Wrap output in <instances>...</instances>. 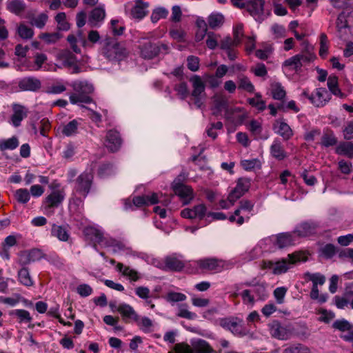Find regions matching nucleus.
Instances as JSON below:
<instances>
[{
	"label": "nucleus",
	"instance_id": "obj_1",
	"mask_svg": "<svg viewBox=\"0 0 353 353\" xmlns=\"http://www.w3.org/2000/svg\"><path fill=\"white\" fill-rule=\"evenodd\" d=\"M70 86L74 91L70 95V101L72 104L79 103H91L93 100L90 94L94 92V87L92 83L87 81H74L70 83Z\"/></svg>",
	"mask_w": 353,
	"mask_h": 353
},
{
	"label": "nucleus",
	"instance_id": "obj_2",
	"mask_svg": "<svg viewBox=\"0 0 353 353\" xmlns=\"http://www.w3.org/2000/svg\"><path fill=\"white\" fill-rule=\"evenodd\" d=\"M103 54L109 60L121 59L125 55V50L114 39L106 37L103 40Z\"/></svg>",
	"mask_w": 353,
	"mask_h": 353
},
{
	"label": "nucleus",
	"instance_id": "obj_3",
	"mask_svg": "<svg viewBox=\"0 0 353 353\" xmlns=\"http://www.w3.org/2000/svg\"><path fill=\"white\" fill-rule=\"evenodd\" d=\"M140 56L145 59H152L161 52L167 53L168 46L163 43H153L150 41H144L139 45Z\"/></svg>",
	"mask_w": 353,
	"mask_h": 353
},
{
	"label": "nucleus",
	"instance_id": "obj_4",
	"mask_svg": "<svg viewBox=\"0 0 353 353\" xmlns=\"http://www.w3.org/2000/svg\"><path fill=\"white\" fill-rule=\"evenodd\" d=\"M288 259H282L275 262L272 272L274 274H281L286 272L292 265L299 261H306L307 256L302 252H295L288 254Z\"/></svg>",
	"mask_w": 353,
	"mask_h": 353
},
{
	"label": "nucleus",
	"instance_id": "obj_5",
	"mask_svg": "<svg viewBox=\"0 0 353 353\" xmlns=\"http://www.w3.org/2000/svg\"><path fill=\"white\" fill-rule=\"evenodd\" d=\"M94 176L91 172L81 173L75 181L74 191L84 199L89 194L93 183Z\"/></svg>",
	"mask_w": 353,
	"mask_h": 353
},
{
	"label": "nucleus",
	"instance_id": "obj_6",
	"mask_svg": "<svg viewBox=\"0 0 353 353\" xmlns=\"http://www.w3.org/2000/svg\"><path fill=\"white\" fill-rule=\"evenodd\" d=\"M251 185V180L246 177L239 178L236 187L230 192L228 200L234 204L239 199L248 192Z\"/></svg>",
	"mask_w": 353,
	"mask_h": 353
},
{
	"label": "nucleus",
	"instance_id": "obj_7",
	"mask_svg": "<svg viewBox=\"0 0 353 353\" xmlns=\"http://www.w3.org/2000/svg\"><path fill=\"white\" fill-rule=\"evenodd\" d=\"M183 178V175H179L173 182L172 189L176 195L184 200V204H188L193 199V190L181 182Z\"/></svg>",
	"mask_w": 353,
	"mask_h": 353
},
{
	"label": "nucleus",
	"instance_id": "obj_8",
	"mask_svg": "<svg viewBox=\"0 0 353 353\" xmlns=\"http://www.w3.org/2000/svg\"><path fill=\"white\" fill-rule=\"evenodd\" d=\"M241 323V320L234 316L221 318L219 319V325L221 327L237 336H243L245 334Z\"/></svg>",
	"mask_w": 353,
	"mask_h": 353
},
{
	"label": "nucleus",
	"instance_id": "obj_9",
	"mask_svg": "<svg viewBox=\"0 0 353 353\" xmlns=\"http://www.w3.org/2000/svg\"><path fill=\"white\" fill-rule=\"evenodd\" d=\"M122 143L123 139L117 130L112 129L106 132L104 145L109 152H117L121 148Z\"/></svg>",
	"mask_w": 353,
	"mask_h": 353
},
{
	"label": "nucleus",
	"instance_id": "obj_10",
	"mask_svg": "<svg viewBox=\"0 0 353 353\" xmlns=\"http://www.w3.org/2000/svg\"><path fill=\"white\" fill-rule=\"evenodd\" d=\"M196 263L200 269L208 272H220L224 267L223 261L214 258L200 259Z\"/></svg>",
	"mask_w": 353,
	"mask_h": 353
},
{
	"label": "nucleus",
	"instance_id": "obj_11",
	"mask_svg": "<svg viewBox=\"0 0 353 353\" xmlns=\"http://www.w3.org/2000/svg\"><path fill=\"white\" fill-rule=\"evenodd\" d=\"M310 63L303 57L302 55L296 54L289 59L285 60L283 63V67L288 68L290 71H294L296 73H299L302 70V67Z\"/></svg>",
	"mask_w": 353,
	"mask_h": 353
},
{
	"label": "nucleus",
	"instance_id": "obj_12",
	"mask_svg": "<svg viewBox=\"0 0 353 353\" xmlns=\"http://www.w3.org/2000/svg\"><path fill=\"white\" fill-rule=\"evenodd\" d=\"M64 198L65 193L63 190H53L43 201L44 208L48 210L58 208L62 203Z\"/></svg>",
	"mask_w": 353,
	"mask_h": 353
},
{
	"label": "nucleus",
	"instance_id": "obj_13",
	"mask_svg": "<svg viewBox=\"0 0 353 353\" xmlns=\"http://www.w3.org/2000/svg\"><path fill=\"white\" fill-rule=\"evenodd\" d=\"M265 0H248L245 8L256 19L262 20Z\"/></svg>",
	"mask_w": 353,
	"mask_h": 353
},
{
	"label": "nucleus",
	"instance_id": "obj_14",
	"mask_svg": "<svg viewBox=\"0 0 353 353\" xmlns=\"http://www.w3.org/2000/svg\"><path fill=\"white\" fill-rule=\"evenodd\" d=\"M207 212V208L204 204L194 205L192 208H185L181 211V216L185 219H203Z\"/></svg>",
	"mask_w": 353,
	"mask_h": 353
},
{
	"label": "nucleus",
	"instance_id": "obj_15",
	"mask_svg": "<svg viewBox=\"0 0 353 353\" xmlns=\"http://www.w3.org/2000/svg\"><path fill=\"white\" fill-rule=\"evenodd\" d=\"M164 270L181 272L185 267V262L176 254L167 256L164 259Z\"/></svg>",
	"mask_w": 353,
	"mask_h": 353
},
{
	"label": "nucleus",
	"instance_id": "obj_16",
	"mask_svg": "<svg viewBox=\"0 0 353 353\" xmlns=\"http://www.w3.org/2000/svg\"><path fill=\"white\" fill-rule=\"evenodd\" d=\"M317 225L312 221H304L296 226L293 233L299 237H306L316 233Z\"/></svg>",
	"mask_w": 353,
	"mask_h": 353
},
{
	"label": "nucleus",
	"instance_id": "obj_17",
	"mask_svg": "<svg viewBox=\"0 0 353 353\" xmlns=\"http://www.w3.org/2000/svg\"><path fill=\"white\" fill-rule=\"evenodd\" d=\"M294 234L293 232H283L275 236L274 245L279 249H283L294 245Z\"/></svg>",
	"mask_w": 353,
	"mask_h": 353
},
{
	"label": "nucleus",
	"instance_id": "obj_18",
	"mask_svg": "<svg viewBox=\"0 0 353 353\" xmlns=\"http://www.w3.org/2000/svg\"><path fill=\"white\" fill-rule=\"evenodd\" d=\"M18 85L21 90L37 92L41 88V82L36 77H28L21 79Z\"/></svg>",
	"mask_w": 353,
	"mask_h": 353
},
{
	"label": "nucleus",
	"instance_id": "obj_19",
	"mask_svg": "<svg viewBox=\"0 0 353 353\" xmlns=\"http://www.w3.org/2000/svg\"><path fill=\"white\" fill-rule=\"evenodd\" d=\"M275 132L280 135L283 140L288 141L293 135V131L290 125L283 121L276 120L273 125Z\"/></svg>",
	"mask_w": 353,
	"mask_h": 353
},
{
	"label": "nucleus",
	"instance_id": "obj_20",
	"mask_svg": "<svg viewBox=\"0 0 353 353\" xmlns=\"http://www.w3.org/2000/svg\"><path fill=\"white\" fill-rule=\"evenodd\" d=\"M270 332L274 338L280 340H286L288 339L290 333L288 329L281 325L279 321H273L269 324Z\"/></svg>",
	"mask_w": 353,
	"mask_h": 353
},
{
	"label": "nucleus",
	"instance_id": "obj_21",
	"mask_svg": "<svg viewBox=\"0 0 353 353\" xmlns=\"http://www.w3.org/2000/svg\"><path fill=\"white\" fill-rule=\"evenodd\" d=\"M332 327L341 332L347 331L348 333L341 336V338L345 341H353L352 325L347 320H337L333 323Z\"/></svg>",
	"mask_w": 353,
	"mask_h": 353
},
{
	"label": "nucleus",
	"instance_id": "obj_22",
	"mask_svg": "<svg viewBox=\"0 0 353 353\" xmlns=\"http://www.w3.org/2000/svg\"><path fill=\"white\" fill-rule=\"evenodd\" d=\"M117 310L120 313L125 322L128 323L129 319L134 321L136 323L139 322V316L134 311L133 307L128 304H120Z\"/></svg>",
	"mask_w": 353,
	"mask_h": 353
},
{
	"label": "nucleus",
	"instance_id": "obj_23",
	"mask_svg": "<svg viewBox=\"0 0 353 353\" xmlns=\"http://www.w3.org/2000/svg\"><path fill=\"white\" fill-rule=\"evenodd\" d=\"M254 208V203L249 200H241L239 203V208L234 211L235 215L238 216L236 223L239 225L243 224L245 219L248 220L249 216L241 215V211L250 212Z\"/></svg>",
	"mask_w": 353,
	"mask_h": 353
},
{
	"label": "nucleus",
	"instance_id": "obj_24",
	"mask_svg": "<svg viewBox=\"0 0 353 353\" xmlns=\"http://www.w3.org/2000/svg\"><path fill=\"white\" fill-rule=\"evenodd\" d=\"M270 154L278 161H283L288 157L283 145L279 139H275L270 148Z\"/></svg>",
	"mask_w": 353,
	"mask_h": 353
},
{
	"label": "nucleus",
	"instance_id": "obj_25",
	"mask_svg": "<svg viewBox=\"0 0 353 353\" xmlns=\"http://www.w3.org/2000/svg\"><path fill=\"white\" fill-rule=\"evenodd\" d=\"M148 6L149 3L148 2H144L143 0H136L135 5L131 10V15L134 19H143L148 14L146 9Z\"/></svg>",
	"mask_w": 353,
	"mask_h": 353
},
{
	"label": "nucleus",
	"instance_id": "obj_26",
	"mask_svg": "<svg viewBox=\"0 0 353 353\" xmlns=\"http://www.w3.org/2000/svg\"><path fill=\"white\" fill-rule=\"evenodd\" d=\"M12 110L11 121L14 126L18 127L21 125V121L27 117V112L25 107L19 104H14Z\"/></svg>",
	"mask_w": 353,
	"mask_h": 353
},
{
	"label": "nucleus",
	"instance_id": "obj_27",
	"mask_svg": "<svg viewBox=\"0 0 353 353\" xmlns=\"http://www.w3.org/2000/svg\"><path fill=\"white\" fill-rule=\"evenodd\" d=\"M51 236L57 238L61 241H68L70 233L66 226L52 223L51 225Z\"/></svg>",
	"mask_w": 353,
	"mask_h": 353
},
{
	"label": "nucleus",
	"instance_id": "obj_28",
	"mask_svg": "<svg viewBox=\"0 0 353 353\" xmlns=\"http://www.w3.org/2000/svg\"><path fill=\"white\" fill-rule=\"evenodd\" d=\"M301 46L302 47L301 50L299 54L302 55L305 60L310 63L314 61L316 56L314 53V48L311 45L307 40H303Z\"/></svg>",
	"mask_w": 353,
	"mask_h": 353
},
{
	"label": "nucleus",
	"instance_id": "obj_29",
	"mask_svg": "<svg viewBox=\"0 0 353 353\" xmlns=\"http://www.w3.org/2000/svg\"><path fill=\"white\" fill-rule=\"evenodd\" d=\"M57 56L63 65L66 68H71L77 62L76 56L68 49L60 51Z\"/></svg>",
	"mask_w": 353,
	"mask_h": 353
},
{
	"label": "nucleus",
	"instance_id": "obj_30",
	"mask_svg": "<svg viewBox=\"0 0 353 353\" xmlns=\"http://www.w3.org/2000/svg\"><path fill=\"white\" fill-rule=\"evenodd\" d=\"M330 94L325 88H319L316 89L313 104L316 107H322L326 103V102L330 101Z\"/></svg>",
	"mask_w": 353,
	"mask_h": 353
},
{
	"label": "nucleus",
	"instance_id": "obj_31",
	"mask_svg": "<svg viewBox=\"0 0 353 353\" xmlns=\"http://www.w3.org/2000/svg\"><path fill=\"white\" fill-rule=\"evenodd\" d=\"M46 255L43 251L38 248H33L30 250L26 255V259L23 261H20L21 265H26L31 262H35L40 261L41 259L46 258Z\"/></svg>",
	"mask_w": 353,
	"mask_h": 353
},
{
	"label": "nucleus",
	"instance_id": "obj_32",
	"mask_svg": "<svg viewBox=\"0 0 353 353\" xmlns=\"http://www.w3.org/2000/svg\"><path fill=\"white\" fill-rule=\"evenodd\" d=\"M6 8L10 12L21 15L26 10V3L22 0H8Z\"/></svg>",
	"mask_w": 353,
	"mask_h": 353
},
{
	"label": "nucleus",
	"instance_id": "obj_33",
	"mask_svg": "<svg viewBox=\"0 0 353 353\" xmlns=\"http://www.w3.org/2000/svg\"><path fill=\"white\" fill-rule=\"evenodd\" d=\"M105 17V10L101 7L94 8L89 16L88 23L92 26H96L98 22L102 21Z\"/></svg>",
	"mask_w": 353,
	"mask_h": 353
},
{
	"label": "nucleus",
	"instance_id": "obj_34",
	"mask_svg": "<svg viewBox=\"0 0 353 353\" xmlns=\"http://www.w3.org/2000/svg\"><path fill=\"white\" fill-rule=\"evenodd\" d=\"M338 77L336 75H330L327 79V87L330 91L336 97L341 99L345 97L339 87Z\"/></svg>",
	"mask_w": 353,
	"mask_h": 353
},
{
	"label": "nucleus",
	"instance_id": "obj_35",
	"mask_svg": "<svg viewBox=\"0 0 353 353\" xmlns=\"http://www.w3.org/2000/svg\"><path fill=\"white\" fill-rule=\"evenodd\" d=\"M239 108H228L225 111V118L234 123L235 125H241L245 119V115L244 114H239L238 116H234L235 112H238Z\"/></svg>",
	"mask_w": 353,
	"mask_h": 353
},
{
	"label": "nucleus",
	"instance_id": "obj_36",
	"mask_svg": "<svg viewBox=\"0 0 353 353\" xmlns=\"http://www.w3.org/2000/svg\"><path fill=\"white\" fill-rule=\"evenodd\" d=\"M18 281L23 285L30 287L34 285V281L30 276L28 268L23 267L18 271Z\"/></svg>",
	"mask_w": 353,
	"mask_h": 353
},
{
	"label": "nucleus",
	"instance_id": "obj_37",
	"mask_svg": "<svg viewBox=\"0 0 353 353\" xmlns=\"http://www.w3.org/2000/svg\"><path fill=\"white\" fill-rule=\"evenodd\" d=\"M338 142L337 138L335 137L332 130L327 129L323 132L321 137V145L325 148L334 146Z\"/></svg>",
	"mask_w": 353,
	"mask_h": 353
},
{
	"label": "nucleus",
	"instance_id": "obj_38",
	"mask_svg": "<svg viewBox=\"0 0 353 353\" xmlns=\"http://www.w3.org/2000/svg\"><path fill=\"white\" fill-rule=\"evenodd\" d=\"M335 152L340 155H345L348 158L353 157V143L341 142L336 148Z\"/></svg>",
	"mask_w": 353,
	"mask_h": 353
},
{
	"label": "nucleus",
	"instance_id": "obj_39",
	"mask_svg": "<svg viewBox=\"0 0 353 353\" xmlns=\"http://www.w3.org/2000/svg\"><path fill=\"white\" fill-rule=\"evenodd\" d=\"M210 29L216 30L221 27L224 23V17L220 13H212L207 19Z\"/></svg>",
	"mask_w": 353,
	"mask_h": 353
},
{
	"label": "nucleus",
	"instance_id": "obj_40",
	"mask_svg": "<svg viewBox=\"0 0 353 353\" xmlns=\"http://www.w3.org/2000/svg\"><path fill=\"white\" fill-rule=\"evenodd\" d=\"M192 83L193 90L192 92V97H199L205 90V85L201 78L198 75H194L190 79Z\"/></svg>",
	"mask_w": 353,
	"mask_h": 353
},
{
	"label": "nucleus",
	"instance_id": "obj_41",
	"mask_svg": "<svg viewBox=\"0 0 353 353\" xmlns=\"http://www.w3.org/2000/svg\"><path fill=\"white\" fill-rule=\"evenodd\" d=\"M117 269L119 272H122L123 275L129 277L131 281H137L140 279L139 273L136 270L128 266H124L121 263L117 264Z\"/></svg>",
	"mask_w": 353,
	"mask_h": 353
},
{
	"label": "nucleus",
	"instance_id": "obj_42",
	"mask_svg": "<svg viewBox=\"0 0 353 353\" xmlns=\"http://www.w3.org/2000/svg\"><path fill=\"white\" fill-rule=\"evenodd\" d=\"M19 145V141L16 136L7 139L0 141V150L1 152L6 150H13L16 149Z\"/></svg>",
	"mask_w": 353,
	"mask_h": 353
},
{
	"label": "nucleus",
	"instance_id": "obj_43",
	"mask_svg": "<svg viewBox=\"0 0 353 353\" xmlns=\"http://www.w3.org/2000/svg\"><path fill=\"white\" fill-rule=\"evenodd\" d=\"M86 236H89L94 243L100 244L103 242L104 237L103 233L98 229L90 227L85 230Z\"/></svg>",
	"mask_w": 353,
	"mask_h": 353
},
{
	"label": "nucleus",
	"instance_id": "obj_44",
	"mask_svg": "<svg viewBox=\"0 0 353 353\" xmlns=\"http://www.w3.org/2000/svg\"><path fill=\"white\" fill-rule=\"evenodd\" d=\"M10 314L15 316L19 323H30L32 319L30 312L23 309L14 310L12 311Z\"/></svg>",
	"mask_w": 353,
	"mask_h": 353
},
{
	"label": "nucleus",
	"instance_id": "obj_45",
	"mask_svg": "<svg viewBox=\"0 0 353 353\" xmlns=\"http://www.w3.org/2000/svg\"><path fill=\"white\" fill-rule=\"evenodd\" d=\"M238 88L252 93L254 91V86L249 78L245 75L238 77Z\"/></svg>",
	"mask_w": 353,
	"mask_h": 353
},
{
	"label": "nucleus",
	"instance_id": "obj_46",
	"mask_svg": "<svg viewBox=\"0 0 353 353\" xmlns=\"http://www.w3.org/2000/svg\"><path fill=\"white\" fill-rule=\"evenodd\" d=\"M79 125V123L78 122V121L74 119L63 127L61 132L65 136L71 137L77 133Z\"/></svg>",
	"mask_w": 353,
	"mask_h": 353
},
{
	"label": "nucleus",
	"instance_id": "obj_47",
	"mask_svg": "<svg viewBox=\"0 0 353 353\" xmlns=\"http://www.w3.org/2000/svg\"><path fill=\"white\" fill-rule=\"evenodd\" d=\"M14 196L18 203L26 204L30 201V194L27 189L20 188L15 191Z\"/></svg>",
	"mask_w": 353,
	"mask_h": 353
},
{
	"label": "nucleus",
	"instance_id": "obj_48",
	"mask_svg": "<svg viewBox=\"0 0 353 353\" xmlns=\"http://www.w3.org/2000/svg\"><path fill=\"white\" fill-rule=\"evenodd\" d=\"M168 10L163 8L159 7L153 10L150 19L151 21L154 23L158 22L161 19H166L168 15Z\"/></svg>",
	"mask_w": 353,
	"mask_h": 353
},
{
	"label": "nucleus",
	"instance_id": "obj_49",
	"mask_svg": "<svg viewBox=\"0 0 353 353\" xmlns=\"http://www.w3.org/2000/svg\"><path fill=\"white\" fill-rule=\"evenodd\" d=\"M271 92L272 98L276 100H283L286 95L285 90L280 83H275L272 85Z\"/></svg>",
	"mask_w": 353,
	"mask_h": 353
},
{
	"label": "nucleus",
	"instance_id": "obj_50",
	"mask_svg": "<svg viewBox=\"0 0 353 353\" xmlns=\"http://www.w3.org/2000/svg\"><path fill=\"white\" fill-rule=\"evenodd\" d=\"M329 49V41L327 35L325 33L320 34V49L319 56L322 59H325L327 55Z\"/></svg>",
	"mask_w": 353,
	"mask_h": 353
},
{
	"label": "nucleus",
	"instance_id": "obj_51",
	"mask_svg": "<svg viewBox=\"0 0 353 353\" xmlns=\"http://www.w3.org/2000/svg\"><path fill=\"white\" fill-rule=\"evenodd\" d=\"M195 353H215L212 347L204 340H199L194 346Z\"/></svg>",
	"mask_w": 353,
	"mask_h": 353
},
{
	"label": "nucleus",
	"instance_id": "obj_52",
	"mask_svg": "<svg viewBox=\"0 0 353 353\" xmlns=\"http://www.w3.org/2000/svg\"><path fill=\"white\" fill-rule=\"evenodd\" d=\"M215 109L226 110L228 108V101L225 97L223 95L214 96L213 99V106Z\"/></svg>",
	"mask_w": 353,
	"mask_h": 353
},
{
	"label": "nucleus",
	"instance_id": "obj_53",
	"mask_svg": "<svg viewBox=\"0 0 353 353\" xmlns=\"http://www.w3.org/2000/svg\"><path fill=\"white\" fill-rule=\"evenodd\" d=\"M261 95L259 93L255 94V97L250 98L248 99V103L257 108L260 111H263L265 109V103L264 101L261 99Z\"/></svg>",
	"mask_w": 353,
	"mask_h": 353
},
{
	"label": "nucleus",
	"instance_id": "obj_54",
	"mask_svg": "<svg viewBox=\"0 0 353 353\" xmlns=\"http://www.w3.org/2000/svg\"><path fill=\"white\" fill-rule=\"evenodd\" d=\"M113 173V165L111 163H104L98 169V175L101 178L110 176Z\"/></svg>",
	"mask_w": 353,
	"mask_h": 353
},
{
	"label": "nucleus",
	"instance_id": "obj_55",
	"mask_svg": "<svg viewBox=\"0 0 353 353\" xmlns=\"http://www.w3.org/2000/svg\"><path fill=\"white\" fill-rule=\"evenodd\" d=\"M252 292L256 295L259 300H264L268 296L265 285L263 283H256Z\"/></svg>",
	"mask_w": 353,
	"mask_h": 353
},
{
	"label": "nucleus",
	"instance_id": "obj_56",
	"mask_svg": "<svg viewBox=\"0 0 353 353\" xmlns=\"http://www.w3.org/2000/svg\"><path fill=\"white\" fill-rule=\"evenodd\" d=\"M305 276L309 281L312 282V286H318V284L323 285L325 281V276L319 273L312 274L307 272Z\"/></svg>",
	"mask_w": 353,
	"mask_h": 353
},
{
	"label": "nucleus",
	"instance_id": "obj_57",
	"mask_svg": "<svg viewBox=\"0 0 353 353\" xmlns=\"http://www.w3.org/2000/svg\"><path fill=\"white\" fill-rule=\"evenodd\" d=\"M283 353H310V351L305 345L299 343L285 348Z\"/></svg>",
	"mask_w": 353,
	"mask_h": 353
},
{
	"label": "nucleus",
	"instance_id": "obj_58",
	"mask_svg": "<svg viewBox=\"0 0 353 353\" xmlns=\"http://www.w3.org/2000/svg\"><path fill=\"white\" fill-rule=\"evenodd\" d=\"M17 32L20 37L25 39H31L34 34L33 30L24 24L18 26Z\"/></svg>",
	"mask_w": 353,
	"mask_h": 353
},
{
	"label": "nucleus",
	"instance_id": "obj_59",
	"mask_svg": "<svg viewBox=\"0 0 353 353\" xmlns=\"http://www.w3.org/2000/svg\"><path fill=\"white\" fill-rule=\"evenodd\" d=\"M61 36L59 32L41 33L39 38L44 40L46 43H54L61 39Z\"/></svg>",
	"mask_w": 353,
	"mask_h": 353
},
{
	"label": "nucleus",
	"instance_id": "obj_60",
	"mask_svg": "<svg viewBox=\"0 0 353 353\" xmlns=\"http://www.w3.org/2000/svg\"><path fill=\"white\" fill-rule=\"evenodd\" d=\"M66 15L65 12H59L55 17V20L58 23V28L61 30H68L70 28V24L65 21Z\"/></svg>",
	"mask_w": 353,
	"mask_h": 353
},
{
	"label": "nucleus",
	"instance_id": "obj_61",
	"mask_svg": "<svg viewBox=\"0 0 353 353\" xmlns=\"http://www.w3.org/2000/svg\"><path fill=\"white\" fill-rule=\"evenodd\" d=\"M47 61V56L43 53H37L34 55V64L30 70H39L41 68L43 64Z\"/></svg>",
	"mask_w": 353,
	"mask_h": 353
},
{
	"label": "nucleus",
	"instance_id": "obj_62",
	"mask_svg": "<svg viewBox=\"0 0 353 353\" xmlns=\"http://www.w3.org/2000/svg\"><path fill=\"white\" fill-rule=\"evenodd\" d=\"M220 37L219 34L214 33V32H209L208 33L206 45L208 48L214 50L218 46V39Z\"/></svg>",
	"mask_w": 353,
	"mask_h": 353
},
{
	"label": "nucleus",
	"instance_id": "obj_63",
	"mask_svg": "<svg viewBox=\"0 0 353 353\" xmlns=\"http://www.w3.org/2000/svg\"><path fill=\"white\" fill-rule=\"evenodd\" d=\"M174 90L181 99H185L189 94L188 85L185 82H181L174 85Z\"/></svg>",
	"mask_w": 353,
	"mask_h": 353
},
{
	"label": "nucleus",
	"instance_id": "obj_64",
	"mask_svg": "<svg viewBox=\"0 0 353 353\" xmlns=\"http://www.w3.org/2000/svg\"><path fill=\"white\" fill-rule=\"evenodd\" d=\"M174 350L175 353H195L194 347L192 348L189 345L183 343H176Z\"/></svg>",
	"mask_w": 353,
	"mask_h": 353
}]
</instances>
